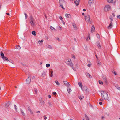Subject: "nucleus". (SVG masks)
<instances>
[{
    "label": "nucleus",
    "instance_id": "53",
    "mask_svg": "<svg viewBox=\"0 0 120 120\" xmlns=\"http://www.w3.org/2000/svg\"><path fill=\"white\" fill-rule=\"evenodd\" d=\"M117 18L120 19V15H118L117 16Z\"/></svg>",
    "mask_w": 120,
    "mask_h": 120
},
{
    "label": "nucleus",
    "instance_id": "54",
    "mask_svg": "<svg viewBox=\"0 0 120 120\" xmlns=\"http://www.w3.org/2000/svg\"><path fill=\"white\" fill-rule=\"evenodd\" d=\"M53 95H55L56 94V93L55 92H54L53 93Z\"/></svg>",
    "mask_w": 120,
    "mask_h": 120
},
{
    "label": "nucleus",
    "instance_id": "64",
    "mask_svg": "<svg viewBox=\"0 0 120 120\" xmlns=\"http://www.w3.org/2000/svg\"><path fill=\"white\" fill-rule=\"evenodd\" d=\"M83 11H86V9H83Z\"/></svg>",
    "mask_w": 120,
    "mask_h": 120
},
{
    "label": "nucleus",
    "instance_id": "33",
    "mask_svg": "<svg viewBox=\"0 0 120 120\" xmlns=\"http://www.w3.org/2000/svg\"><path fill=\"white\" fill-rule=\"evenodd\" d=\"M46 74L45 72H44L42 74V76L43 77H44L46 75Z\"/></svg>",
    "mask_w": 120,
    "mask_h": 120
},
{
    "label": "nucleus",
    "instance_id": "9",
    "mask_svg": "<svg viewBox=\"0 0 120 120\" xmlns=\"http://www.w3.org/2000/svg\"><path fill=\"white\" fill-rule=\"evenodd\" d=\"M63 82L64 84L67 86L68 87H69L70 86V85L69 84L68 82L66 81H63Z\"/></svg>",
    "mask_w": 120,
    "mask_h": 120
},
{
    "label": "nucleus",
    "instance_id": "11",
    "mask_svg": "<svg viewBox=\"0 0 120 120\" xmlns=\"http://www.w3.org/2000/svg\"><path fill=\"white\" fill-rule=\"evenodd\" d=\"M65 1L64 0H59V3L60 4H63L64 3H65Z\"/></svg>",
    "mask_w": 120,
    "mask_h": 120
},
{
    "label": "nucleus",
    "instance_id": "5",
    "mask_svg": "<svg viewBox=\"0 0 120 120\" xmlns=\"http://www.w3.org/2000/svg\"><path fill=\"white\" fill-rule=\"evenodd\" d=\"M31 82V79L30 77H29L26 80V82L27 84H29Z\"/></svg>",
    "mask_w": 120,
    "mask_h": 120
},
{
    "label": "nucleus",
    "instance_id": "59",
    "mask_svg": "<svg viewBox=\"0 0 120 120\" xmlns=\"http://www.w3.org/2000/svg\"><path fill=\"white\" fill-rule=\"evenodd\" d=\"M48 97L49 98H51V96L50 95H48Z\"/></svg>",
    "mask_w": 120,
    "mask_h": 120
},
{
    "label": "nucleus",
    "instance_id": "19",
    "mask_svg": "<svg viewBox=\"0 0 120 120\" xmlns=\"http://www.w3.org/2000/svg\"><path fill=\"white\" fill-rule=\"evenodd\" d=\"M72 25L75 30H76L77 29V26L74 23H73L72 24Z\"/></svg>",
    "mask_w": 120,
    "mask_h": 120
},
{
    "label": "nucleus",
    "instance_id": "2",
    "mask_svg": "<svg viewBox=\"0 0 120 120\" xmlns=\"http://www.w3.org/2000/svg\"><path fill=\"white\" fill-rule=\"evenodd\" d=\"M104 9L105 11L107 12L111 10V7L110 5H106L104 7Z\"/></svg>",
    "mask_w": 120,
    "mask_h": 120
},
{
    "label": "nucleus",
    "instance_id": "49",
    "mask_svg": "<svg viewBox=\"0 0 120 120\" xmlns=\"http://www.w3.org/2000/svg\"><path fill=\"white\" fill-rule=\"evenodd\" d=\"M79 3V2H76V6H78V5Z\"/></svg>",
    "mask_w": 120,
    "mask_h": 120
},
{
    "label": "nucleus",
    "instance_id": "50",
    "mask_svg": "<svg viewBox=\"0 0 120 120\" xmlns=\"http://www.w3.org/2000/svg\"><path fill=\"white\" fill-rule=\"evenodd\" d=\"M58 29L60 30H61V27L60 26H58Z\"/></svg>",
    "mask_w": 120,
    "mask_h": 120
},
{
    "label": "nucleus",
    "instance_id": "36",
    "mask_svg": "<svg viewBox=\"0 0 120 120\" xmlns=\"http://www.w3.org/2000/svg\"><path fill=\"white\" fill-rule=\"evenodd\" d=\"M16 48L18 49H20L21 48V47L19 45L17 46H16Z\"/></svg>",
    "mask_w": 120,
    "mask_h": 120
},
{
    "label": "nucleus",
    "instance_id": "40",
    "mask_svg": "<svg viewBox=\"0 0 120 120\" xmlns=\"http://www.w3.org/2000/svg\"><path fill=\"white\" fill-rule=\"evenodd\" d=\"M50 66V64H46V67L47 68H49Z\"/></svg>",
    "mask_w": 120,
    "mask_h": 120
},
{
    "label": "nucleus",
    "instance_id": "63",
    "mask_svg": "<svg viewBox=\"0 0 120 120\" xmlns=\"http://www.w3.org/2000/svg\"><path fill=\"white\" fill-rule=\"evenodd\" d=\"M44 16L45 18L46 19H47V16H46V15L45 14L44 15Z\"/></svg>",
    "mask_w": 120,
    "mask_h": 120
},
{
    "label": "nucleus",
    "instance_id": "13",
    "mask_svg": "<svg viewBox=\"0 0 120 120\" xmlns=\"http://www.w3.org/2000/svg\"><path fill=\"white\" fill-rule=\"evenodd\" d=\"M93 0H89L88 1V4L90 6H91L92 3L93 1Z\"/></svg>",
    "mask_w": 120,
    "mask_h": 120
},
{
    "label": "nucleus",
    "instance_id": "32",
    "mask_svg": "<svg viewBox=\"0 0 120 120\" xmlns=\"http://www.w3.org/2000/svg\"><path fill=\"white\" fill-rule=\"evenodd\" d=\"M43 40H40L38 41V42L40 44V43H42L43 42Z\"/></svg>",
    "mask_w": 120,
    "mask_h": 120
},
{
    "label": "nucleus",
    "instance_id": "14",
    "mask_svg": "<svg viewBox=\"0 0 120 120\" xmlns=\"http://www.w3.org/2000/svg\"><path fill=\"white\" fill-rule=\"evenodd\" d=\"M97 44L98 48L99 49H101V46L100 45V43L99 41H98L97 42Z\"/></svg>",
    "mask_w": 120,
    "mask_h": 120
},
{
    "label": "nucleus",
    "instance_id": "25",
    "mask_svg": "<svg viewBox=\"0 0 120 120\" xmlns=\"http://www.w3.org/2000/svg\"><path fill=\"white\" fill-rule=\"evenodd\" d=\"M82 82H80L78 83V84L79 86L81 87V88H82Z\"/></svg>",
    "mask_w": 120,
    "mask_h": 120
},
{
    "label": "nucleus",
    "instance_id": "62",
    "mask_svg": "<svg viewBox=\"0 0 120 120\" xmlns=\"http://www.w3.org/2000/svg\"><path fill=\"white\" fill-rule=\"evenodd\" d=\"M56 39L57 40H58L59 41L60 40H59V38H56Z\"/></svg>",
    "mask_w": 120,
    "mask_h": 120
},
{
    "label": "nucleus",
    "instance_id": "45",
    "mask_svg": "<svg viewBox=\"0 0 120 120\" xmlns=\"http://www.w3.org/2000/svg\"><path fill=\"white\" fill-rule=\"evenodd\" d=\"M96 35H97V37L99 39L100 38V36L98 34H97Z\"/></svg>",
    "mask_w": 120,
    "mask_h": 120
},
{
    "label": "nucleus",
    "instance_id": "55",
    "mask_svg": "<svg viewBox=\"0 0 120 120\" xmlns=\"http://www.w3.org/2000/svg\"><path fill=\"white\" fill-rule=\"evenodd\" d=\"M40 112L39 111H37L36 112V113H40Z\"/></svg>",
    "mask_w": 120,
    "mask_h": 120
},
{
    "label": "nucleus",
    "instance_id": "52",
    "mask_svg": "<svg viewBox=\"0 0 120 120\" xmlns=\"http://www.w3.org/2000/svg\"><path fill=\"white\" fill-rule=\"evenodd\" d=\"M116 88L119 90H120V88L118 86H117Z\"/></svg>",
    "mask_w": 120,
    "mask_h": 120
},
{
    "label": "nucleus",
    "instance_id": "37",
    "mask_svg": "<svg viewBox=\"0 0 120 120\" xmlns=\"http://www.w3.org/2000/svg\"><path fill=\"white\" fill-rule=\"evenodd\" d=\"M48 104L49 105V106L50 107H51L52 106V104L50 102H48Z\"/></svg>",
    "mask_w": 120,
    "mask_h": 120
},
{
    "label": "nucleus",
    "instance_id": "10",
    "mask_svg": "<svg viewBox=\"0 0 120 120\" xmlns=\"http://www.w3.org/2000/svg\"><path fill=\"white\" fill-rule=\"evenodd\" d=\"M102 78L103 79L104 81L105 82V83H107V81L106 77L105 76H103L102 77Z\"/></svg>",
    "mask_w": 120,
    "mask_h": 120
},
{
    "label": "nucleus",
    "instance_id": "24",
    "mask_svg": "<svg viewBox=\"0 0 120 120\" xmlns=\"http://www.w3.org/2000/svg\"><path fill=\"white\" fill-rule=\"evenodd\" d=\"M27 109L30 112V113H31L33 114V112L32 111H31L30 107H28L27 108Z\"/></svg>",
    "mask_w": 120,
    "mask_h": 120
},
{
    "label": "nucleus",
    "instance_id": "12",
    "mask_svg": "<svg viewBox=\"0 0 120 120\" xmlns=\"http://www.w3.org/2000/svg\"><path fill=\"white\" fill-rule=\"evenodd\" d=\"M95 27L94 25H92L91 29V32H94L95 30Z\"/></svg>",
    "mask_w": 120,
    "mask_h": 120
},
{
    "label": "nucleus",
    "instance_id": "22",
    "mask_svg": "<svg viewBox=\"0 0 120 120\" xmlns=\"http://www.w3.org/2000/svg\"><path fill=\"white\" fill-rule=\"evenodd\" d=\"M69 87H67V90L68 91V92L69 94L70 92H71V90Z\"/></svg>",
    "mask_w": 120,
    "mask_h": 120
},
{
    "label": "nucleus",
    "instance_id": "34",
    "mask_svg": "<svg viewBox=\"0 0 120 120\" xmlns=\"http://www.w3.org/2000/svg\"><path fill=\"white\" fill-rule=\"evenodd\" d=\"M79 97L80 100H81L83 98H84L83 96H82V97L81 96H79Z\"/></svg>",
    "mask_w": 120,
    "mask_h": 120
},
{
    "label": "nucleus",
    "instance_id": "27",
    "mask_svg": "<svg viewBox=\"0 0 120 120\" xmlns=\"http://www.w3.org/2000/svg\"><path fill=\"white\" fill-rule=\"evenodd\" d=\"M21 113L24 116H25V113H24L23 111L21 109Z\"/></svg>",
    "mask_w": 120,
    "mask_h": 120
},
{
    "label": "nucleus",
    "instance_id": "26",
    "mask_svg": "<svg viewBox=\"0 0 120 120\" xmlns=\"http://www.w3.org/2000/svg\"><path fill=\"white\" fill-rule=\"evenodd\" d=\"M85 74L86 76L88 77L89 78H90L91 77V75H90V74L88 73H85Z\"/></svg>",
    "mask_w": 120,
    "mask_h": 120
},
{
    "label": "nucleus",
    "instance_id": "23",
    "mask_svg": "<svg viewBox=\"0 0 120 120\" xmlns=\"http://www.w3.org/2000/svg\"><path fill=\"white\" fill-rule=\"evenodd\" d=\"M1 56L2 58L3 59L4 61V57H5L4 56V53H3L1 52Z\"/></svg>",
    "mask_w": 120,
    "mask_h": 120
},
{
    "label": "nucleus",
    "instance_id": "18",
    "mask_svg": "<svg viewBox=\"0 0 120 120\" xmlns=\"http://www.w3.org/2000/svg\"><path fill=\"white\" fill-rule=\"evenodd\" d=\"M30 21H34V20L32 15H31L30 18Z\"/></svg>",
    "mask_w": 120,
    "mask_h": 120
},
{
    "label": "nucleus",
    "instance_id": "28",
    "mask_svg": "<svg viewBox=\"0 0 120 120\" xmlns=\"http://www.w3.org/2000/svg\"><path fill=\"white\" fill-rule=\"evenodd\" d=\"M110 23H112V21H113V19L112 16H110Z\"/></svg>",
    "mask_w": 120,
    "mask_h": 120
},
{
    "label": "nucleus",
    "instance_id": "46",
    "mask_svg": "<svg viewBox=\"0 0 120 120\" xmlns=\"http://www.w3.org/2000/svg\"><path fill=\"white\" fill-rule=\"evenodd\" d=\"M24 15H25V19H26L27 18L28 16V15H27L26 14V13H24Z\"/></svg>",
    "mask_w": 120,
    "mask_h": 120
},
{
    "label": "nucleus",
    "instance_id": "60",
    "mask_svg": "<svg viewBox=\"0 0 120 120\" xmlns=\"http://www.w3.org/2000/svg\"><path fill=\"white\" fill-rule=\"evenodd\" d=\"M99 104L100 105H101L102 104V103L101 102H100L99 103Z\"/></svg>",
    "mask_w": 120,
    "mask_h": 120
},
{
    "label": "nucleus",
    "instance_id": "20",
    "mask_svg": "<svg viewBox=\"0 0 120 120\" xmlns=\"http://www.w3.org/2000/svg\"><path fill=\"white\" fill-rule=\"evenodd\" d=\"M46 47L48 48L51 49L52 48V47L49 45H46Z\"/></svg>",
    "mask_w": 120,
    "mask_h": 120
},
{
    "label": "nucleus",
    "instance_id": "51",
    "mask_svg": "<svg viewBox=\"0 0 120 120\" xmlns=\"http://www.w3.org/2000/svg\"><path fill=\"white\" fill-rule=\"evenodd\" d=\"M43 117L45 119H46L47 118V117L45 116H44Z\"/></svg>",
    "mask_w": 120,
    "mask_h": 120
},
{
    "label": "nucleus",
    "instance_id": "1",
    "mask_svg": "<svg viewBox=\"0 0 120 120\" xmlns=\"http://www.w3.org/2000/svg\"><path fill=\"white\" fill-rule=\"evenodd\" d=\"M101 94L102 97L105 99H107L108 98V94L107 93L104 91H102L101 92Z\"/></svg>",
    "mask_w": 120,
    "mask_h": 120
},
{
    "label": "nucleus",
    "instance_id": "21",
    "mask_svg": "<svg viewBox=\"0 0 120 120\" xmlns=\"http://www.w3.org/2000/svg\"><path fill=\"white\" fill-rule=\"evenodd\" d=\"M39 100L40 101V103L41 105H43L44 104V101L43 99L41 98V99H40Z\"/></svg>",
    "mask_w": 120,
    "mask_h": 120
},
{
    "label": "nucleus",
    "instance_id": "35",
    "mask_svg": "<svg viewBox=\"0 0 120 120\" xmlns=\"http://www.w3.org/2000/svg\"><path fill=\"white\" fill-rule=\"evenodd\" d=\"M99 83L100 84H103V82L102 81L99 80Z\"/></svg>",
    "mask_w": 120,
    "mask_h": 120
},
{
    "label": "nucleus",
    "instance_id": "3",
    "mask_svg": "<svg viewBox=\"0 0 120 120\" xmlns=\"http://www.w3.org/2000/svg\"><path fill=\"white\" fill-rule=\"evenodd\" d=\"M85 17V20L86 22L89 23H90L91 22L90 16L89 15H87Z\"/></svg>",
    "mask_w": 120,
    "mask_h": 120
},
{
    "label": "nucleus",
    "instance_id": "48",
    "mask_svg": "<svg viewBox=\"0 0 120 120\" xmlns=\"http://www.w3.org/2000/svg\"><path fill=\"white\" fill-rule=\"evenodd\" d=\"M100 63L101 62L100 61H98L97 62L98 64L99 65L100 64Z\"/></svg>",
    "mask_w": 120,
    "mask_h": 120
},
{
    "label": "nucleus",
    "instance_id": "38",
    "mask_svg": "<svg viewBox=\"0 0 120 120\" xmlns=\"http://www.w3.org/2000/svg\"><path fill=\"white\" fill-rule=\"evenodd\" d=\"M34 91L35 92V94H37V93H38V92H37V89H35V88H34Z\"/></svg>",
    "mask_w": 120,
    "mask_h": 120
},
{
    "label": "nucleus",
    "instance_id": "4",
    "mask_svg": "<svg viewBox=\"0 0 120 120\" xmlns=\"http://www.w3.org/2000/svg\"><path fill=\"white\" fill-rule=\"evenodd\" d=\"M71 60H68L67 62H66V63L68 64L69 66L71 67H73V63L71 62H70V61H71Z\"/></svg>",
    "mask_w": 120,
    "mask_h": 120
},
{
    "label": "nucleus",
    "instance_id": "30",
    "mask_svg": "<svg viewBox=\"0 0 120 120\" xmlns=\"http://www.w3.org/2000/svg\"><path fill=\"white\" fill-rule=\"evenodd\" d=\"M32 34L34 36L36 35V32L35 31H33L32 32Z\"/></svg>",
    "mask_w": 120,
    "mask_h": 120
},
{
    "label": "nucleus",
    "instance_id": "56",
    "mask_svg": "<svg viewBox=\"0 0 120 120\" xmlns=\"http://www.w3.org/2000/svg\"><path fill=\"white\" fill-rule=\"evenodd\" d=\"M91 64H89L87 65V66L89 67H90V66Z\"/></svg>",
    "mask_w": 120,
    "mask_h": 120
},
{
    "label": "nucleus",
    "instance_id": "44",
    "mask_svg": "<svg viewBox=\"0 0 120 120\" xmlns=\"http://www.w3.org/2000/svg\"><path fill=\"white\" fill-rule=\"evenodd\" d=\"M59 19H60L62 21H63V18L61 16H60L59 17Z\"/></svg>",
    "mask_w": 120,
    "mask_h": 120
},
{
    "label": "nucleus",
    "instance_id": "43",
    "mask_svg": "<svg viewBox=\"0 0 120 120\" xmlns=\"http://www.w3.org/2000/svg\"><path fill=\"white\" fill-rule=\"evenodd\" d=\"M4 60H6L7 61H9V60H8V58L6 57H4Z\"/></svg>",
    "mask_w": 120,
    "mask_h": 120
},
{
    "label": "nucleus",
    "instance_id": "8",
    "mask_svg": "<svg viewBox=\"0 0 120 120\" xmlns=\"http://www.w3.org/2000/svg\"><path fill=\"white\" fill-rule=\"evenodd\" d=\"M81 89L83 91L84 90L86 92H87L88 88L86 86H85L82 87Z\"/></svg>",
    "mask_w": 120,
    "mask_h": 120
},
{
    "label": "nucleus",
    "instance_id": "31",
    "mask_svg": "<svg viewBox=\"0 0 120 120\" xmlns=\"http://www.w3.org/2000/svg\"><path fill=\"white\" fill-rule=\"evenodd\" d=\"M112 72L114 73L115 75H117V73L115 72V71L114 70L112 71Z\"/></svg>",
    "mask_w": 120,
    "mask_h": 120
},
{
    "label": "nucleus",
    "instance_id": "16",
    "mask_svg": "<svg viewBox=\"0 0 120 120\" xmlns=\"http://www.w3.org/2000/svg\"><path fill=\"white\" fill-rule=\"evenodd\" d=\"M66 17L68 18H70L71 17V15L70 14H65Z\"/></svg>",
    "mask_w": 120,
    "mask_h": 120
},
{
    "label": "nucleus",
    "instance_id": "17",
    "mask_svg": "<svg viewBox=\"0 0 120 120\" xmlns=\"http://www.w3.org/2000/svg\"><path fill=\"white\" fill-rule=\"evenodd\" d=\"M53 71L52 70H51L50 71V73H49V75H50V77H52L53 76Z\"/></svg>",
    "mask_w": 120,
    "mask_h": 120
},
{
    "label": "nucleus",
    "instance_id": "7",
    "mask_svg": "<svg viewBox=\"0 0 120 120\" xmlns=\"http://www.w3.org/2000/svg\"><path fill=\"white\" fill-rule=\"evenodd\" d=\"M113 23H110L108 26L107 27L108 29H110L112 28L113 27Z\"/></svg>",
    "mask_w": 120,
    "mask_h": 120
},
{
    "label": "nucleus",
    "instance_id": "39",
    "mask_svg": "<svg viewBox=\"0 0 120 120\" xmlns=\"http://www.w3.org/2000/svg\"><path fill=\"white\" fill-rule=\"evenodd\" d=\"M17 106L15 105H14V108H15V110L17 111Z\"/></svg>",
    "mask_w": 120,
    "mask_h": 120
},
{
    "label": "nucleus",
    "instance_id": "42",
    "mask_svg": "<svg viewBox=\"0 0 120 120\" xmlns=\"http://www.w3.org/2000/svg\"><path fill=\"white\" fill-rule=\"evenodd\" d=\"M55 82L56 83L57 85H59V83L58 82V81L57 80H56L55 81Z\"/></svg>",
    "mask_w": 120,
    "mask_h": 120
},
{
    "label": "nucleus",
    "instance_id": "47",
    "mask_svg": "<svg viewBox=\"0 0 120 120\" xmlns=\"http://www.w3.org/2000/svg\"><path fill=\"white\" fill-rule=\"evenodd\" d=\"M61 7L64 9H65V8L63 7V4H60Z\"/></svg>",
    "mask_w": 120,
    "mask_h": 120
},
{
    "label": "nucleus",
    "instance_id": "57",
    "mask_svg": "<svg viewBox=\"0 0 120 120\" xmlns=\"http://www.w3.org/2000/svg\"><path fill=\"white\" fill-rule=\"evenodd\" d=\"M72 58H75V56L73 55V56H72Z\"/></svg>",
    "mask_w": 120,
    "mask_h": 120
},
{
    "label": "nucleus",
    "instance_id": "58",
    "mask_svg": "<svg viewBox=\"0 0 120 120\" xmlns=\"http://www.w3.org/2000/svg\"><path fill=\"white\" fill-rule=\"evenodd\" d=\"M76 2H77V0H75L74 2V3H75V4H76Z\"/></svg>",
    "mask_w": 120,
    "mask_h": 120
},
{
    "label": "nucleus",
    "instance_id": "41",
    "mask_svg": "<svg viewBox=\"0 0 120 120\" xmlns=\"http://www.w3.org/2000/svg\"><path fill=\"white\" fill-rule=\"evenodd\" d=\"M50 28L51 30H56V29L55 28H54L53 27H52V26H51L50 27Z\"/></svg>",
    "mask_w": 120,
    "mask_h": 120
},
{
    "label": "nucleus",
    "instance_id": "61",
    "mask_svg": "<svg viewBox=\"0 0 120 120\" xmlns=\"http://www.w3.org/2000/svg\"><path fill=\"white\" fill-rule=\"evenodd\" d=\"M62 21V23H63V24L64 25L65 24V22L64 21Z\"/></svg>",
    "mask_w": 120,
    "mask_h": 120
},
{
    "label": "nucleus",
    "instance_id": "15",
    "mask_svg": "<svg viewBox=\"0 0 120 120\" xmlns=\"http://www.w3.org/2000/svg\"><path fill=\"white\" fill-rule=\"evenodd\" d=\"M34 21H30V23L31 24V25L32 26H34L35 25V23H34Z\"/></svg>",
    "mask_w": 120,
    "mask_h": 120
},
{
    "label": "nucleus",
    "instance_id": "6",
    "mask_svg": "<svg viewBox=\"0 0 120 120\" xmlns=\"http://www.w3.org/2000/svg\"><path fill=\"white\" fill-rule=\"evenodd\" d=\"M116 0H107V1L109 3H115Z\"/></svg>",
    "mask_w": 120,
    "mask_h": 120
},
{
    "label": "nucleus",
    "instance_id": "29",
    "mask_svg": "<svg viewBox=\"0 0 120 120\" xmlns=\"http://www.w3.org/2000/svg\"><path fill=\"white\" fill-rule=\"evenodd\" d=\"M85 117L86 119V120H89V118L87 116V115L86 114H85Z\"/></svg>",
    "mask_w": 120,
    "mask_h": 120
}]
</instances>
